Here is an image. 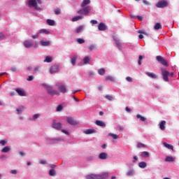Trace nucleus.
<instances>
[{
  "label": "nucleus",
  "instance_id": "f257e3e1",
  "mask_svg": "<svg viewBox=\"0 0 179 179\" xmlns=\"http://www.w3.org/2000/svg\"><path fill=\"white\" fill-rule=\"evenodd\" d=\"M43 86H44V87L46 89L48 94H50L51 96H55V94L59 95V93L58 92L52 89V87L47 84H43Z\"/></svg>",
  "mask_w": 179,
  "mask_h": 179
},
{
  "label": "nucleus",
  "instance_id": "f03ea898",
  "mask_svg": "<svg viewBox=\"0 0 179 179\" xmlns=\"http://www.w3.org/2000/svg\"><path fill=\"white\" fill-rule=\"evenodd\" d=\"M161 71H162V75L163 76V80L165 82H169V75H170V76H171V77L174 76V73H170V72L167 71L164 69H162Z\"/></svg>",
  "mask_w": 179,
  "mask_h": 179
},
{
  "label": "nucleus",
  "instance_id": "7ed1b4c3",
  "mask_svg": "<svg viewBox=\"0 0 179 179\" xmlns=\"http://www.w3.org/2000/svg\"><path fill=\"white\" fill-rule=\"evenodd\" d=\"M78 15H85V16L90 13V6L83 7V8L77 11Z\"/></svg>",
  "mask_w": 179,
  "mask_h": 179
},
{
  "label": "nucleus",
  "instance_id": "20e7f679",
  "mask_svg": "<svg viewBox=\"0 0 179 179\" xmlns=\"http://www.w3.org/2000/svg\"><path fill=\"white\" fill-rule=\"evenodd\" d=\"M156 59L158 61V62L164 65V66H169V63H167V61H166L163 57L157 56Z\"/></svg>",
  "mask_w": 179,
  "mask_h": 179
},
{
  "label": "nucleus",
  "instance_id": "39448f33",
  "mask_svg": "<svg viewBox=\"0 0 179 179\" xmlns=\"http://www.w3.org/2000/svg\"><path fill=\"white\" fill-rule=\"evenodd\" d=\"M56 85L57 86L61 93H66V87L64 85H63L62 83H57Z\"/></svg>",
  "mask_w": 179,
  "mask_h": 179
},
{
  "label": "nucleus",
  "instance_id": "423d86ee",
  "mask_svg": "<svg viewBox=\"0 0 179 179\" xmlns=\"http://www.w3.org/2000/svg\"><path fill=\"white\" fill-rule=\"evenodd\" d=\"M28 5L30 6V8H35L37 10H38V7H37V1L36 0H29L28 1Z\"/></svg>",
  "mask_w": 179,
  "mask_h": 179
},
{
  "label": "nucleus",
  "instance_id": "0eeeda50",
  "mask_svg": "<svg viewBox=\"0 0 179 179\" xmlns=\"http://www.w3.org/2000/svg\"><path fill=\"white\" fill-rule=\"evenodd\" d=\"M52 128L57 131H61V129H62V123L53 122Z\"/></svg>",
  "mask_w": 179,
  "mask_h": 179
},
{
  "label": "nucleus",
  "instance_id": "6e6552de",
  "mask_svg": "<svg viewBox=\"0 0 179 179\" xmlns=\"http://www.w3.org/2000/svg\"><path fill=\"white\" fill-rule=\"evenodd\" d=\"M167 6V1L162 0L157 2L156 4L157 8H166Z\"/></svg>",
  "mask_w": 179,
  "mask_h": 179
},
{
  "label": "nucleus",
  "instance_id": "1a4fd4ad",
  "mask_svg": "<svg viewBox=\"0 0 179 179\" xmlns=\"http://www.w3.org/2000/svg\"><path fill=\"white\" fill-rule=\"evenodd\" d=\"M34 45V43L31 41H25L24 42V46L25 48H31Z\"/></svg>",
  "mask_w": 179,
  "mask_h": 179
},
{
  "label": "nucleus",
  "instance_id": "9d476101",
  "mask_svg": "<svg viewBox=\"0 0 179 179\" xmlns=\"http://www.w3.org/2000/svg\"><path fill=\"white\" fill-rule=\"evenodd\" d=\"M98 29L99 31H104L107 30V26L104 23L100 22L98 25Z\"/></svg>",
  "mask_w": 179,
  "mask_h": 179
},
{
  "label": "nucleus",
  "instance_id": "9b49d317",
  "mask_svg": "<svg viewBox=\"0 0 179 179\" xmlns=\"http://www.w3.org/2000/svg\"><path fill=\"white\" fill-rule=\"evenodd\" d=\"M66 120H67V122L71 125H76L78 124V122H76V120H75L73 117H68Z\"/></svg>",
  "mask_w": 179,
  "mask_h": 179
},
{
  "label": "nucleus",
  "instance_id": "f8f14e48",
  "mask_svg": "<svg viewBox=\"0 0 179 179\" xmlns=\"http://www.w3.org/2000/svg\"><path fill=\"white\" fill-rule=\"evenodd\" d=\"M59 71V67L57 65L52 66L50 67V73H55Z\"/></svg>",
  "mask_w": 179,
  "mask_h": 179
},
{
  "label": "nucleus",
  "instance_id": "ddd939ff",
  "mask_svg": "<svg viewBox=\"0 0 179 179\" xmlns=\"http://www.w3.org/2000/svg\"><path fill=\"white\" fill-rule=\"evenodd\" d=\"M15 92H17V94L22 97L26 96V92H24V90L22 89L17 88L15 90Z\"/></svg>",
  "mask_w": 179,
  "mask_h": 179
},
{
  "label": "nucleus",
  "instance_id": "4468645a",
  "mask_svg": "<svg viewBox=\"0 0 179 179\" xmlns=\"http://www.w3.org/2000/svg\"><path fill=\"white\" fill-rule=\"evenodd\" d=\"M108 177V173H103L102 174L96 175V179H106Z\"/></svg>",
  "mask_w": 179,
  "mask_h": 179
},
{
  "label": "nucleus",
  "instance_id": "2eb2a0df",
  "mask_svg": "<svg viewBox=\"0 0 179 179\" xmlns=\"http://www.w3.org/2000/svg\"><path fill=\"white\" fill-rule=\"evenodd\" d=\"M108 157V154L106 152H101L99 155V158L101 159V160H106Z\"/></svg>",
  "mask_w": 179,
  "mask_h": 179
},
{
  "label": "nucleus",
  "instance_id": "dca6fc26",
  "mask_svg": "<svg viewBox=\"0 0 179 179\" xmlns=\"http://www.w3.org/2000/svg\"><path fill=\"white\" fill-rule=\"evenodd\" d=\"M95 124L98 125V127H102L103 128H106V127L105 122L101 120H96Z\"/></svg>",
  "mask_w": 179,
  "mask_h": 179
},
{
  "label": "nucleus",
  "instance_id": "f3484780",
  "mask_svg": "<svg viewBox=\"0 0 179 179\" xmlns=\"http://www.w3.org/2000/svg\"><path fill=\"white\" fill-rule=\"evenodd\" d=\"M113 40L115 42L117 48H121L122 45L121 44V42L118 40V38H117V36H113Z\"/></svg>",
  "mask_w": 179,
  "mask_h": 179
},
{
  "label": "nucleus",
  "instance_id": "a211bd4d",
  "mask_svg": "<svg viewBox=\"0 0 179 179\" xmlns=\"http://www.w3.org/2000/svg\"><path fill=\"white\" fill-rule=\"evenodd\" d=\"M145 75L152 79H157V76L155 73L146 72Z\"/></svg>",
  "mask_w": 179,
  "mask_h": 179
},
{
  "label": "nucleus",
  "instance_id": "6ab92c4d",
  "mask_svg": "<svg viewBox=\"0 0 179 179\" xmlns=\"http://www.w3.org/2000/svg\"><path fill=\"white\" fill-rule=\"evenodd\" d=\"M40 43L43 47H48V45H50V44H51V43L49 41H43L42 40L40 41Z\"/></svg>",
  "mask_w": 179,
  "mask_h": 179
},
{
  "label": "nucleus",
  "instance_id": "aec40b11",
  "mask_svg": "<svg viewBox=\"0 0 179 179\" xmlns=\"http://www.w3.org/2000/svg\"><path fill=\"white\" fill-rule=\"evenodd\" d=\"M166 121L165 120H162L160 123H159V129L162 131H164L166 129Z\"/></svg>",
  "mask_w": 179,
  "mask_h": 179
},
{
  "label": "nucleus",
  "instance_id": "412c9836",
  "mask_svg": "<svg viewBox=\"0 0 179 179\" xmlns=\"http://www.w3.org/2000/svg\"><path fill=\"white\" fill-rule=\"evenodd\" d=\"M95 133H96V130L92 129H89L84 131V134H85V135H90L92 134H95Z\"/></svg>",
  "mask_w": 179,
  "mask_h": 179
},
{
  "label": "nucleus",
  "instance_id": "4be33fe9",
  "mask_svg": "<svg viewBox=\"0 0 179 179\" xmlns=\"http://www.w3.org/2000/svg\"><path fill=\"white\" fill-rule=\"evenodd\" d=\"M87 5H90V0H83L81 3V8H86Z\"/></svg>",
  "mask_w": 179,
  "mask_h": 179
},
{
  "label": "nucleus",
  "instance_id": "5701e85b",
  "mask_svg": "<svg viewBox=\"0 0 179 179\" xmlns=\"http://www.w3.org/2000/svg\"><path fill=\"white\" fill-rule=\"evenodd\" d=\"M85 30V27L84 25H80V27H78L77 28V29L76 30V33H77V34H78V33H82V31H83Z\"/></svg>",
  "mask_w": 179,
  "mask_h": 179
},
{
  "label": "nucleus",
  "instance_id": "b1692460",
  "mask_svg": "<svg viewBox=\"0 0 179 179\" xmlns=\"http://www.w3.org/2000/svg\"><path fill=\"white\" fill-rule=\"evenodd\" d=\"M76 59H78V56L76 55L73 56L71 59V63L73 66L76 64Z\"/></svg>",
  "mask_w": 179,
  "mask_h": 179
},
{
  "label": "nucleus",
  "instance_id": "393cba45",
  "mask_svg": "<svg viewBox=\"0 0 179 179\" xmlns=\"http://www.w3.org/2000/svg\"><path fill=\"white\" fill-rule=\"evenodd\" d=\"M148 166V164L145 162H141L140 163H138V167H140V169H145V167Z\"/></svg>",
  "mask_w": 179,
  "mask_h": 179
},
{
  "label": "nucleus",
  "instance_id": "a878e982",
  "mask_svg": "<svg viewBox=\"0 0 179 179\" xmlns=\"http://www.w3.org/2000/svg\"><path fill=\"white\" fill-rule=\"evenodd\" d=\"M164 146H165V148H166L167 149H170L171 150H174V147L173 145H171V144H169L167 143H163Z\"/></svg>",
  "mask_w": 179,
  "mask_h": 179
},
{
  "label": "nucleus",
  "instance_id": "bb28decb",
  "mask_svg": "<svg viewBox=\"0 0 179 179\" xmlns=\"http://www.w3.org/2000/svg\"><path fill=\"white\" fill-rule=\"evenodd\" d=\"M127 176L128 177H132V176H134V174H135V170L134 169H130L127 172Z\"/></svg>",
  "mask_w": 179,
  "mask_h": 179
},
{
  "label": "nucleus",
  "instance_id": "cd10ccee",
  "mask_svg": "<svg viewBox=\"0 0 179 179\" xmlns=\"http://www.w3.org/2000/svg\"><path fill=\"white\" fill-rule=\"evenodd\" d=\"M82 19H83V16L78 15L73 17L71 20L72 22H78V20H82Z\"/></svg>",
  "mask_w": 179,
  "mask_h": 179
},
{
  "label": "nucleus",
  "instance_id": "c85d7f7f",
  "mask_svg": "<svg viewBox=\"0 0 179 179\" xmlns=\"http://www.w3.org/2000/svg\"><path fill=\"white\" fill-rule=\"evenodd\" d=\"M57 172L55 171V169H52L49 171V175L50 176V177H54L55 176H56Z\"/></svg>",
  "mask_w": 179,
  "mask_h": 179
},
{
  "label": "nucleus",
  "instance_id": "c756f323",
  "mask_svg": "<svg viewBox=\"0 0 179 179\" xmlns=\"http://www.w3.org/2000/svg\"><path fill=\"white\" fill-rule=\"evenodd\" d=\"M108 136H111L113 139H120V136L113 133L108 134Z\"/></svg>",
  "mask_w": 179,
  "mask_h": 179
},
{
  "label": "nucleus",
  "instance_id": "7c9ffc66",
  "mask_svg": "<svg viewBox=\"0 0 179 179\" xmlns=\"http://www.w3.org/2000/svg\"><path fill=\"white\" fill-rule=\"evenodd\" d=\"M136 118H138V120H140V121H142L143 122H145V121H146V117L138 114L136 115Z\"/></svg>",
  "mask_w": 179,
  "mask_h": 179
},
{
  "label": "nucleus",
  "instance_id": "2f4dec72",
  "mask_svg": "<svg viewBox=\"0 0 179 179\" xmlns=\"http://www.w3.org/2000/svg\"><path fill=\"white\" fill-rule=\"evenodd\" d=\"M149 156H150V154H149V152H147V151H144V152H143L141 153V157H144L145 159L149 157Z\"/></svg>",
  "mask_w": 179,
  "mask_h": 179
},
{
  "label": "nucleus",
  "instance_id": "473e14b6",
  "mask_svg": "<svg viewBox=\"0 0 179 179\" xmlns=\"http://www.w3.org/2000/svg\"><path fill=\"white\" fill-rule=\"evenodd\" d=\"M161 27H162V24L160 22H157L154 26L155 30H160Z\"/></svg>",
  "mask_w": 179,
  "mask_h": 179
},
{
  "label": "nucleus",
  "instance_id": "72a5a7b5",
  "mask_svg": "<svg viewBox=\"0 0 179 179\" xmlns=\"http://www.w3.org/2000/svg\"><path fill=\"white\" fill-rule=\"evenodd\" d=\"M87 179H97L96 175L91 174L86 176Z\"/></svg>",
  "mask_w": 179,
  "mask_h": 179
},
{
  "label": "nucleus",
  "instance_id": "f704fd0d",
  "mask_svg": "<svg viewBox=\"0 0 179 179\" xmlns=\"http://www.w3.org/2000/svg\"><path fill=\"white\" fill-rule=\"evenodd\" d=\"M47 23L49 26H54V24H55V21L48 19L47 20Z\"/></svg>",
  "mask_w": 179,
  "mask_h": 179
},
{
  "label": "nucleus",
  "instance_id": "c9c22d12",
  "mask_svg": "<svg viewBox=\"0 0 179 179\" xmlns=\"http://www.w3.org/2000/svg\"><path fill=\"white\" fill-rule=\"evenodd\" d=\"M99 75H101V76L106 73V69H100L98 70Z\"/></svg>",
  "mask_w": 179,
  "mask_h": 179
},
{
  "label": "nucleus",
  "instance_id": "e433bc0d",
  "mask_svg": "<svg viewBox=\"0 0 179 179\" xmlns=\"http://www.w3.org/2000/svg\"><path fill=\"white\" fill-rule=\"evenodd\" d=\"M83 62L85 65H87V64H89V62H90V58L86 56L83 59Z\"/></svg>",
  "mask_w": 179,
  "mask_h": 179
},
{
  "label": "nucleus",
  "instance_id": "4c0bfd02",
  "mask_svg": "<svg viewBox=\"0 0 179 179\" xmlns=\"http://www.w3.org/2000/svg\"><path fill=\"white\" fill-rule=\"evenodd\" d=\"M106 80H110V82H115V79L111 76H108L106 78Z\"/></svg>",
  "mask_w": 179,
  "mask_h": 179
},
{
  "label": "nucleus",
  "instance_id": "58836bf2",
  "mask_svg": "<svg viewBox=\"0 0 179 179\" xmlns=\"http://www.w3.org/2000/svg\"><path fill=\"white\" fill-rule=\"evenodd\" d=\"M23 110H24V106H20L19 108H17V114H22Z\"/></svg>",
  "mask_w": 179,
  "mask_h": 179
},
{
  "label": "nucleus",
  "instance_id": "ea45409f",
  "mask_svg": "<svg viewBox=\"0 0 179 179\" xmlns=\"http://www.w3.org/2000/svg\"><path fill=\"white\" fill-rule=\"evenodd\" d=\"M44 62H52V57L47 56L44 60Z\"/></svg>",
  "mask_w": 179,
  "mask_h": 179
},
{
  "label": "nucleus",
  "instance_id": "a19ab883",
  "mask_svg": "<svg viewBox=\"0 0 179 179\" xmlns=\"http://www.w3.org/2000/svg\"><path fill=\"white\" fill-rule=\"evenodd\" d=\"M39 33H40L41 34H43V33H44L45 34H50V31H49L48 30H47V29H41V30L39 31Z\"/></svg>",
  "mask_w": 179,
  "mask_h": 179
},
{
  "label": "nucleus",
  "instance_id": "79ce46f5",
  "mask_svg": "<svg viewBox=\"0 0 179 179\" xmlns=\"http://www.w3.org/2000/svg\"><path fill=\"white\" fill-rule=\"evenodd\" d=\"M10 150V148H9V147H4L2 150L1 152L3 153H8V152Z\"/></svg>",
  "mask_w": 179,
  "mask_h": 179
},
{
  "label": "nucleus",
  "instance_id": "37998d69",
  "mask_svg": "<svg viewBox=\"0 0 179 179\" xmlns=\"http://www.w3.org/2000/svg\"><path fill=\"white\" fill-rule=\"evenodd\" d=\"M165 162H174V158L173 157H166Z\"/></svg>",
  "mask_w": 179,
  "mask_h": 179
},
{
  "label": "nucleus",
  "instance_id": "c03bdc74",
  "mask_svg": "<svg viewBox=\"0 0 179 179\" xmlns=\"http://www.w3.org/2000/svg\"><path fill=\"white\" fill-rule=\"evenodd\" d=\"M106 99H107V100H109V101H113V100H114V98H113V96L107 94L106 95Z\"/></svg>",
  "mask_w": 179,
  "mask_h": 179
},
{
  "label": "nucleus",
  "instance_id": "a18cd8bd",
  "mask_svg": "<svg viewBox=\"0 0 179 179\" xmlns=\"http://www.w3.org/2000/svg\"><path fill=\"white\" fill-rule=\"evenodd\" d=\"M137 148H146V145L142 143H138L137 144Z\"/></svg>",
  "mask_w": 179,
  "mask_h": 179
},
{
  "label": "nucleus",
  "instance_id": "49530a36",
  "mask_svg": "<svg viewBox=\"0 0 179 179\" xmlns=\"http://www.w3.org/2000/svg\"><path fill=\"white\" fill-rule=\"evenodd\" d=\"M62 108H64V107L62 106V105H59L57 108H56V111L59 112V111H62Z\"/></svg>",
  "mask_w": 179,
  "mask_h": 179
},
{
  "label": "nucleus",
  "instance_id": "de8ad7c7",
  "mask_svg": "<svg viewBox=\"0 0 179 179\" xmlns=\"http://www.w3.org/2000/svg\"><path fill=\"white\" fill-rule=\"evenodd\" d=\"M77 43L79 44H83V43H85V39L79 38L77 39Z\"/></svg>",
  "mask_w": 179,
  "mask_h": 179
},
{
  "label": "nucleus",
  "instance_id": "09e8293b",
  "mask_svg": "<svg viewBox=\"0 0 179 179\" xmlns=\"http://www.w3.org/2000/svg\"><path fill=\"white\" fill-rule=\"evenodd\" d=\"M89 50H90V51H94V50H96V46H94V45H90V47H89Z\"/></svg>",
  "mask_w": 179,
  "mask_h": 179
},
{
  "label": "nucleus",
  "instance_id": "8fccbe9b",
  "mask_svg": "<svg viewBox=\"0 0 179 179\" xmlns=\"http://www.w3.org/2000/svg\"><path fill=\"white\" fill-rule=\"evenodd\" d=\"M55 15H59L61 13V8H57L55 10Z\"/></svg>",
  "mask_w": 179,
  "mask_h": 179
},
{
  "label": "nucleus",
  "instance_id": "3c124183",
  "mask_svg": "<svg viewBox=\"0 0 179 179\" xmlns=\"http://www.w3.org/2000/svg\"><path fill=\"white\" fill-rule=\"evenodd\" d=\"M34 79V76H29V78L27 79V80H28V82H31V80H33Z\"/></svg>",
  "mask_w": 179,
  "mask_h": 179
},
{
  "label": "nucleus",
  "instance_id": "603ef678",
  "mask_svg": "<svg viewBox=\"0 0 179 179\" xmlns=\"http://www.w3.org/2000/svg\"><path fill=\"white\" fill-rule=\"evenodd\" d=\"M58 141H61V138H52V142L53 143H56V142H58Z\"/></svg>",
  "mask_w": 179,
  "mask_h": 179
},
{
  "label": "nucleus",
  "instance_id": "864d4df0",
  "mask_svg": "<svg viewBox=\"0 0 179 179\" xmlns=\"http://www.w3.org/2000/svg\"><path fill=\"white\" fill-rule=\"evenodd\" d=\"M38 117H40V114H38V113L35 114L33 116V120H37V118H38Z\"/></svg>",
  "mask_w": 179,
  "mask_h": 179
},
{
  "label": "nucleus",
  "instance_id": "5fc2aeb1",
  "mask_svg": "<svg viewBox=\"0 0 179 179\" xmlns=\"http://www.w3.org/2000/svg\"><path fill=\"white\" fill-rule=\"evenodd\" d=\"M126 80L127 82H129V83H132L133 82L132 78H131V77H127L126 78Z\"/></svg>",
  "mask_w": 179,
  "mask_h": 179
},
{
  "label": "nucleus",
  "instance_id": "6e6d98bb",
  "mask_svg": "<svg viewBox=\"0 0 179 179\" xmlns=\"http://www.w3.org/2000/svg\"><path fill=\"white\" fill-rule=\"evenodd\" d=\"M0 144L2 145V146H5V145L6 144V141L4 140H1L0 141Z\"/></svg>",
  "mask_w": 179,
  "mask_h": 179
},
{
  "label": "nucleus",
  "instance_id": "4d7b16f0",
  "mask_svg": "<svg viewBox=\"0 0 179 179\" xmlns=\"http://www.w3.org/2000/svg\"><path fill=\"white\" fill-rule=\"evenodd\" d=\"M90 23H92V24H97V20H92L90 21Z\"/></svg>",
  "mask_w": 179,
  "mask_h": 179
},
{
  "label": "nucleus",
  "instance_id": "13d9d810",
  "mask_svg": "<svg viewBox=\"0 0 179 179\" xmlns=\"http://www.w3.org/2000/svg\"><path fill=\"white\" fill-rule=\"evenodd\" d=\"M138 33L140 34H145V36H148V34L147 33H145V31H142V30H140L138 31Z\"/></svg>",
  "mask_w": 179,
  "mask_h": 179
},
{
  "label": "nucleus",
  "instance_id": "bf43d9fd",
  "mask_svg": "<svg viewBox=\"0 0 179 179\" xmlns=\"http://www.w3.org/2000/svg\"><path fill=\"white\" fill-rule=\"evenodd\" d=\"M136 162H138V157L134 156L133 163H136Z\"/></svg>",
  "mask_w": 179,
  "mask_h": 179
},
{
  "label": "nucleus",
  "instance_id": "052dcab7",
  "mask_svg": "<svg viewBox=\"0 0 179 179\" xmlns=\"http://www.w3.org/2000/svg\"><path fill=\"white\" fill-rule=\"evenodd\" d=\"M143 3H145V5H150V3H149V1H148V0H143Z\"/></svg>",
  "mask_w": 179,
  "mask_h": 179
},
{
  "label": "nucleus",
  "instance_id": "680f3d73",
  "mask_svg": "<svg viewBox=\"0 0 179 179\" xmlns=\"http://www.w3.org/2000/svg\"><path fill=\"white\" fill-rule=\"evenodd\" d=\"M62 132H63V134H65L66 135H69V132H68V131L66 130L62 129Z\"/></svg>",
  "mask_w": 179,
  "mask_h": 179
},
{
  "label": "nucleus",
  "instance_id": "e2e57ef3",
  "mask_svg": "<svg viewBox=\"0 0 179 179\" xmlns=\"http://www.w3.org/2000/svg\"><path fill=\"white\" fill-rule=\"evenodd\" d=\"M10 173L11 174H17V171H16V170H11L10 171Z\"/></svg>",
  "mask_w": 179,
  "mask_h": 179
},
{
  "label": "nucleus",
  "instance_id": "0e129e2a",
  "mask_svg": "<svg viewBox=\"0 0 179 179\" xmlns=\"http://www.w3.org/2000/svg\"><path fill=\"white\" fill-rule=\"evenodd\" d=\"M40 164H47V161H45V160H41L40 161Z\"/></svg>",
  "mask_w": 179,
  "mask_h": 179
},
{
  "label": "nucleus",
  "instance_id": "69168bd1",
  "mask_svg": "<svg viewBox=\"0 0 179 179\" xmlns=\"http://www.w3.org/2000/svg\"><path fill=\"white\" fill-rule=\"evenodd\" d=\"M34 71H35L36 73L40 72V67H39V66L36 67V68L34 69Z\"/></svg>",
  "mask_w": 179,
  "mask_h": 179
},
{
  "label": "nucleus",
  "instance_id": "338daca9",
  "mask_svg": "<svg viewBox=\"0 0 179 179\" xmlns=\"http://www.w3.org/2000/svg\"><path fill=\"white\" fill-rule=\"evenodd\" d=\"M5 38V35L0 34V40H3Z\"/></svg>",
  "mask_w": 179,
  "mask_h": 179
},
{
  "label": "nucleus",
  "instance_id": "774afa93",
  "mask_svg": "<svg viewBox=\"0 0 179 179\" xmlns=\"http://www.w3.org/2000/svg\"><path fill=\"white\" fill-rule=\"evenodd\" d=\"M32 38L34 39L38 38V34H36V35L32 36Z\"/></svg>",
  "mask_w": 179,
  "mask_h": 179
}]
</instances>
